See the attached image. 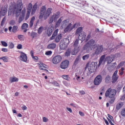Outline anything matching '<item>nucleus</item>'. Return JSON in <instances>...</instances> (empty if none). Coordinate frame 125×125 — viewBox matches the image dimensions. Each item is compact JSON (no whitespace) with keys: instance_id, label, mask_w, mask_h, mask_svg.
Instances as JSON below:
<instances>
[{"instance_id":"f257e3e1","label":"nucleus","mask_w":125,"mask_h":125,"mask_svg":"<svg viewBox=\"0 0 125 125\" xmlns=\"http://www.w3.org/2000/svg\"><path fill=\"white\" fill-rule=\"evenodd\" d=\"M23 8V2L21 0H18L17 4L14 5L12 8H9L8 12V16L12 15V13L16 15V17H19L20 13Z\"/></svg>"},{"instance_id":"f03ea898","label":"nucleus","mask_w":125,"mask_h":125,"mask_svg":"<svg viewBox=\"0 0 125 125\" xmlns=\"http://www.w3.org/2000/svg\"><path fill=\"white\" fill-rule=\"evenodd\" d=\"M52 11V8H48L46 10L45 6H42L40 9V15L39 17V19H42L44 17V20H46L49 16H50Z\"/></svg>"},{"instance_id":"7ed1b4c3","label":"nucleus","mask_w":125,"mask_h":125,"mask_svg":"<svg viewBox=\"0 0 125 125\" xmlns=\"http://www.w3.org/2000/svg\"><path fill=\"white\" fill-rule=\"evenodd\" d=\"M117 95V90L115 89H112L109 88L105 93V97L107 98H110L109 100V103L110 104H113L116 100V95Z\"/></svg>"},{"instance_id":"20e7f679","label":"nucleus","mask_w":125,"mask_h":125,"mask_svg":"<svg viewBox=\"0 0 125 125\" xmlns=\"http://www.w3.org/2000/svg\"><path fill=\"white\" fill-rule=\"evenodd\" d=\"M96 42L95 40L91 39L83 47V50L90 51L96 47Z\"/></svg>"},{"instance_id":"39448f33","label":"nucleus","mask_w":125,"mask_h":125,"mask_svg":"<svg viewBox=\"0 0 125 125\" xmlns=\"http://www.w3.org/2000/svg\"><path fill=\"white\" fill-rule=\"evenodd\" d=\"M60 16V12H57L55 14H54L53 15L51 16L48 20L49 24H52L53 23V21H56L58 18Z\"/></svg>"},{"instance_id":"423d86ee","label":"nucleus","mask_w":125,"mask_h":125,"mask_svg":"<svg viewBox=\"0 0 125 125\" xmlns=\"http://www.w3.org/2000/svg\"><path fill=\"white\" fill-rule=\"evenodd\" d=\"M102 76L101 75H98L94 80V84L95 85H99L102 83Z\"/></svg>"},{"instance_id":"0eeeda50","label":"nucleus","mask_w":125,"mask_h":125,"mask_svg":"<svg viewBox=\"0 0 125 125\" xmlns=\"http://www.w3.org/2000/svg\"><path fill=\"white\" fill-rule=\"evenodd\" d=\"M79 45V39H76L74 43V52L73 55H76L78 52L80 51V47H78Z\"/></svg>"},{"instance_id":"6e6552de","label":"nucleus","mask_w":125,"mask_h":125,"mask_svg":"<svg viewBox=\"0 0 125 125\" xmlns=\"http://www.w3.org/2000/svg\"><path fill=\"white\" fill-rule=\"evenodd\" d=\"M69 64H70V62L65 60L61 62L60 67L61 69L65 70V69H67V67H68Z\"/></svg>"},{"instance_id":"1a4fd4ad","label":"nucleus","mask_w":125,"mask_h":125,"mask_svg":"<svg viewBox=\"0 0 125 125\" xmlns=\"http://www.w3.org/2000/svg\"><path fill=\"white\" fill-rule=\"evenodd\" d=\"M62 61V57L60 55H57L53 58L52 62L53 64H58Z\"/></svg>"},{"instance_id":"9d476101","label":"nucleus","mask_w":125,"mask_h":125,"mask_svg":"<svg viewBox=\"0 0 125 125\" xmlns=\"http://www.w3.org/2000/svg\"><path fill=\"white\" fill-rule=\"evenodd\" d=\"M96 47H97V49L95 52V54H96V55H99V54L103 51V46L97 45Z\"/></svg>"},{"instance_id":"9b49d317","label":"nucleus","mask_w":125,"mask_h":125,"mask_svg":"<svg viewBox=\"0 0 125 125\" xmlns=\"http://www.w3.org/2000/svg\"><path fill=\"white\" fill-rule=\"evenodd\" d=\"M21 16L19 18V23H21L25 17V14H26V8H24L21 11Z\"/></svg>"},{"instance_id":"f8f14e48","label":"nucleus","mask_w":125,"mask_h":125,"mask_svg":"<svg viewBox=\"0 0 125 125\" xmlns=\"http://www.w3.org/2000/svg\"><path fill=\"white\" fill-rule=\"evenodd\" d=\"M118 79H119V75H118V70H117L114 72L112 77V83H115L118 81Z\"/></svg>"},{"instance_id":"ddd939ff","label":"nucleus","mask_w":125,"mask_h":125,"mask_svg":"<svg viewBox=\"0 0 125 125\" xmlns=\"http://www.w3.org/2000/svg\"><path fill=\"white\" fill-rule=\"evenodd\" d=\"M38 65L39 67L40 70H42L43 71H46V72H48V70L46 69H47V66L45 65V64L41 62L38 63Z\"/></svg>"},{"instance_id":"4468645a","label":"nucleus","mask_w":125,"mask_h":125,"mask_svg":"<svg viewBox=\"0 0 125 125\" xmlns=\"http://www.w3.org/2000/svg\"><path fill=\"white\" fill-rule=\"evenodd\" d=\"M20 59V60L22 61V62H27V60H28V57H27V55L23 53V52H21Z\"/></svg>"},{"instance_id":"2eb2a0df","label":"nucleus","mask_w":125,"mask_h":125,"mask_svg":"<svg viewBox=\"0 0 125 125\" xmlns=\"http://www.w3.org/2000/svg\"><path fill=\"white\" fill-rule=\"evenodd\" d=\"M54 31V27L52 25H50L47 30V34L48 37H50L52 35V32Z\"/></svg>"},{"instance_id":"dca6fc26","label":"nucleus","mask_w":125,"mask_h":125,"mask_svg":"<svg viewBox=\"0 0 125 125\" xmlns=\"http://www.w3.org/2000/svg\"><path fill=\"white\" fill-rule=\"evenodd\" d=\"M86 37V33L83 32L82 34H79L78 37L79 39L82 42H83L85 40V38Z\"/></svg>"},{"instance_id":"f3484780","label":"nucleus","mask_w":125,"mask_h":125,"mask_svg":"<svg viewBox=\"0 0 125 125\" xmlns=\"http://www.w3.org/2000/svg\"><path fill=\"white\" fill-rule=\"evenodd\" d=\"M72 30H73V28H72V23H70L65 27L64 32V33H67L68 32H70Z\"/></svg>"},{"instance_id":"a211bd4d","label":"nucleus","mask_w":125,"mask_h":125,"mask_svg":"<svg viewBox=\"0 0 125 125\" xmlns=\"http://www.w3.org/2000/svg\"><path fill=\"white\" fill-rule=\"evenodd\" d=\"M28 28H29V24H28V23H23V24L21 26L22 30H24V33H26V32L28 31V30L27 29H28Z\"/></svg>"},{"instance_id":"6ab92c4d","label":"nucleus","mask_w":125,"mask_h":125,"mask_svg":"<svg viewBox=\"0 0 125 125\" xmlns=\"http://www.w3.org/2000/svg\"><path fill=\"white\" fill-rule=\"evenodd\" d=\"M114 60V58L111 57L110 56H107L105 59V62H107V64H110V63H112Z\"/></svg>"},{"instance_id":"aec40b11","label":"nucleus","mask_w":125,"mask_h":125,"mask_svg":"<svg viewBox=\"0 0 125 125\" xmlns=\"http://www.w3.org/2000/svg\"><path fill=\"white\" fill-rule=\"evenodd\" d=\"M69 21L68 20H64L62 22L61 28H62V29H63V28H65V27L69 25Z\"/></svg>"},{"instance_id":"412c9836","label":"nucleus","mask_w":125,"mask_h":125,"mask_svg":"<svg viewBox=\"0 0 125 125\" xmlns=\"http://www.w3.org/2000/svg\"><path fill=\"white\" fill-rule=\"evenodd\" d=\"M59 31V30L57 29L54 32L52 37L50 39V41H52V40H54V39H55V37L58 35Z\"/></svg>"},{"instance_id":"4be33fe9","label":"nucleus","mask_w":125,"mask_h":125,"mask_svg":"<svg viewBox=\"0 0 125 125\" xmlns=\"http://www.w3.org/2000/svg\"><path fill=\"white\" fill-rule=\"evenodd\" d=\"M37 9H38V4L36 3L32 8V15H34L35 13H36V11H37Z\"/></svg>"},{"instance_id":"5701e85b","label":"nucleus","mask_w":125,"mask_h":125,"mask_svg":"<svg viewBox=\"0 0 125 125\" xmlns=\"http://www.w3.org/2000/svg\"><path fill=\"white\" fill-rule=\"evenodd\" d=\"M82 32H83V27H79L76 31L75 35H76V36H78V35L80 36V34L83 33Z\"/></svg>"},{"instance_id":"b1692460","label":"nucleus","mask_w":125,"mask_h":125,"mask_svg":"<svg viewBox=\"0 0 125 125\" xmlns=\"http://www.w3.org/2000/svg\"><path fill=\"white\" fill-rule=\"evenodd\" d=\"M56 48V44L54 43H50L47 46V48L48 49H54Z\"/></svg>"},{"instance_id":"393cba45","label":"nucleus","mask_w":125,"mask_h":125,"mask_svg":"<svg viewBox=\"0 0 125 125\" xmlns=\"http://www.w3.org/2000/svg\"><path fill=\"white\" fill-rule=\"evenodd\" d=\"M124 106V103L123 102H119L118 103L116 107V109H117L118 110H120L121 109L122 107Z\"/></svg>"},{"instance_id":"a878e982","label":"nucleus","mask_w":125,"mask_h":125,"mask_svg":"<svg viewBox=\"0 0 125 125\" xmlns=\"http://www.w3.org/2000/svg\"><path fill=\"white\" fill-rule=\"evenodd\" d=\"M62 39V34H59L56 38L55 40V42H60V40Z\"/></svg>"},{"instance_id":"bb28decb","label":"nucleus","mask_w":125,"mask_h":125,"mask_svg":"<svg viewBox=\"0 0 125 125\" xmlns=\"http://www.w3.org/2000/svg\"><path fill=\"white\" fill-rule=\"evenodd\" d=\"M35 19H36V18L35 17H33L29 22V27L30 28H32L33 26H34V22L35 21Z\"/></svg>"},{"instance_id":"cd10ccee","label":"nucleus","mask_w":125,"mask_h":125,"mask_svg":"<svg viewBox=\"0 0 125 125\" xmlns=\"http://www.w3.org/2000/svg\"><path fill=\"white\" fill-rule=\"evenodd\" d=\"M0 13L2 16H4L7 13V8H5L4 9H2L1 8V10H0Z\"/></svg>"},{"instance_id":"c85d7f7f","label":"nucleus","mask_w":125,"mask_h":125,"mask_svg":"<svg viewBox=\"0 0 125 125\" xmlns=\"http://www.w3.org/2000/svg\"><path fill=\"white\" fill-rule=\"evenodd\" d=\"M105 55H103L101 57L99 62V66H100L101 64H102V62H103V61H104V59H105Z\"/></svg>"},{"instance_id":"c756f323","label":"nucleus","mask_w":125,"mask_h":125,"mask_svg":"<svg viewBox=\"0 0 125 125\" xmlns=\"http://www.w3.org/2000/svg\"><path fill=\"white\" fill-rule=\"evenodd\" d=\"M62 18H63L62 17L61 18H60L58 21H57V22L56 23V27H59V26H60V25L61 24V23L62 22Z\"/></svg>"},{"instance_id":"7c9ffc66","label":"nucleus","mask_w":125,"mask_h":125,"mask_svg":"<svg viewBox=\"0 0 125 125\" xmlns=\"http://www.w3.org/2000/svg\"><path fill=\"white\" fill-rule=\"evenodd\" d=\"M111 82V77L110 76L107 75L105 79V83H110V82Z\"/></svg>"},{"instance_id":"2f4dec72","label":"nucleus","mask_w":125,"mask_h":125,"mask_svg":"<svg viewBox=\"0 0 125 125\" xmlns=\"http://www.w3.org/2000/svg\"><path fill=\"white\" fill-rule=\"evenodd\" d=\"M32 8H33V4L30 3L27 6V11L28 12H31L32 11Z\"/></svg>"},{"instance_id":"473e14b6","label":"nucleus","mask_w":125,"mask_h":125,"mask_svg":"<svg viewBox=\"0 0 125 125\" xmlns=\"http://www.w3.org/2000/svg\"><path fill=\"white\" fill-rule=\"evenodd\" d=\"M18 78L15 77H11L10 80V83H14V82H18Z\"/></svg>"},{"instance_id":"72a5a7b5","label":"nucleus","mask_w":125,"mask_h":125,"mask_svg":"<svg viewBox=\"0 0 125 125\" xmlns=\"http://www.w3.org/2000/svg\"><path fill=\"white\" fill-rule=\"evenodd\" d=\"M18 26L14 25L12 28L13 33H17L18 32Z\"/></svg>"},{"instance_id":"f704fd0d","label":"nucleus","mask_w":125,"mask_h":125,"mask_svg":"<svg viewBox=\"0 0 125 125\" xmlns=\"http://www.w3.org/2000/svg\"><path fill=\"white\" fill-rule=\"evenodd\" d=\"M0 60H3V62H8V57L7 56L0 57Z\"/></svg>"},{"instance_id":"c9c22d12","label":"nucleus","mask_w":125,"mask_h":125,"mask_svg":"<svg viewBox=\"0 0 125 125\" xmlns=\"http://www.w3.org/2000/svg\"><path fill=\"white\" fill-rule=\"evenodd\" d=\"M89 57H90V55L88 54L83 56L82 59H83V60L85 61V60H87L89 58Z\"/></svg>"},{"instance_id":"e433bc0d","label":"nucleus","mask_w":125,"mask_h":125,"mask_svg":"<svg viewBox=\"0 0 125 125\" xmlns=\"http://www.w3.org/2000/svg\"><path fill=\"white\" fill-rule=\"evenodd\" d=\"M125 62H121L117 66L116 69L118 70L121 67H123L124 65H125Z\"/></svg>"},{"instance_id":"4c0bfd02","label":"nucleus","mask_w":125,"mask_h":125,"mask_svg":"<svg viewBox=\"0 0 125 125\" xmlns=\"http://www.w3.org/2000/svg\"><path fill=\"white\" fill-rule=\"evenodd\" d=\"M77 77L76 78L77 81H78L79 83H81V82H83V79H84L83 77L81 78V77L79 76H76Z\"/></svg>"},{"instance_id":"58836bf2","label":"nucleus","mask_w":125,"mask_h":125,"mask_svg":"<svg viewBox=\"0 0 125 125\" xmlns=\"http://www.w3.org/2000/svg\"><path fill=\"white\" fill-rule=\"evenodd\" d=\"M43 26H41L38 30V33L39 34H41L42 33V31H43Z\"/></svg>"},{"instance_id":"ea45409f","label":"nucleus","mask_w":125,"mask_h":125,"mask_svg":"<svg viewBox=\"0 0 125 125\" xmlns=\"http://www.w3.org/2000/svg\"><path fill=\"white\" fill-rule=\"evenodd\" d=\"M62 78L64 80H66L67 81H70V77L68 75H62Z\"/></svg>"},{"instance_id":"a19ab883","label":"nucleus","mask_w":125,"mask_h":125,"mask_svg":"<svg viewBox=\"0 0 125 125\" xmlns=\"http://www.w3.org/2000/svg\"><path fill=\"white\" fill-rule=\"evenodd\" d=\"M52 84H53L55 86H58L60 87V84L57 82V81H54L52 82Z\"/></svg>"},{"instance_id":"79ce46f5","label":"nucleus","mask_w":125,"mask_h":125,"mask_svg":"<svg viewBox=\"0 0 125 125\" xmlns=\"http://www.w3.org/2000/svg\"><path fill=\"white\" fill-rule=\"evenodd\" d=\"M18 38L20 41H24V37L22 35H19L18 36Z\"/></svg>"},{"instance_id":"37998d69","label":"nucleus","mask_w":125,"mask_h":125,"mask_svg":"<svg viewBox=\"0 0 125 125\" xmlns=\"http://www.w3.org/2000/svg\"><path fill=\"white\" fill-rule=\"evenodd\" d=\"M6 20V17H4L3 19L2 20V21L1 22V26L3 27V25H4V23H5V21Z\"/></svg>"},{"instance_id":"c03bdc74","label":"nucleus","mask_w":125,"mask_h":125,"mask_svg":"<svg viewBox=\"0 0 125 125\" xmlns=\"http://www.w3.org/2000/svg\"><path fill=\"white\" fill-rule=\"evenodd\" d=\"M121 115L122 117H125V108H123L121 111Z\"/></svg>"},{"instance_id":"a18cd8bd","label":"nucleus","mask_w":125,"mask_h":125,"mask_svg":"<svg viewBox=\"0 0 125 125\" xmlns=\"http://www.w3.org/2000/svg\"><path fill=\"white\" fill-rule=\"evenodd\" d=\"M79 61H80V58L79 57H78L76 59L74 62V65H78V63H79Z\"/></svg>"},{"instance_id":"49530a36","label":"nucleus","mask_w":125,"mask_h":125,"mask_svg":"<svg viewBox=\"0 0 125 125\" xmlns=\"http://www.w3.org/2000/svg\"><path fill=\"white\" fill-rule=\"evenodd\" d=\"M31 13L30 12H27L25 18V20H28L29 19V17H30V14Z\"/></svg>"},{"instance_id":"de8ad7c7","label":"nucleus","mask_w":125,"mask_h":125,"mask_svg":"<svg viewBox=\"0 0 125 125\" xmlns=\"http://www.w3.org/2000/svg\"><path fill=\"white\" fill-rule=\"evenodd\" d=\"M9 48L10 49H12V48H14V44L12 43V42H10L9 45Z\"/></svg>"},{"instance_id":"09e8293b","label":"nucleus","mask_w":125,"mask_h":125,"mask_svg":"<svg viewBox=\"0 0 125 125\" xmlns=\"http://www.w3.org/2000/svg\"><path fill=\"white\" fill-rule=\"evenodd\" d=\"M124 71H125V68L122 67L120 71H119V75H121V76L124 75Z\"/></svg>"},{"instance_id":"8fccbe9b","label":"nucleus","mask_w":125,"mask_h":125,"mask_svg":"<svg viewBox=\"0 0 125 125\" xmlns=\"http://www.w3.org/2000/svg\"><path fill=\"white\" fill-rule=\"evenodd\" d=\"M116 67H117V63L114 62L111 66V69H112V70H114V69H115Z\"/></svg>"},{"instance_id":"3c124183","label":"nucleus","mask_w":125,"mask_h":125,"mask_svg":"<svg viewBox=\"0 0 125 125\" xmlns=\"http://www.w3.org/2000/svg\"><path fill=\"white\" fill-rule=\"evenodd\" d=\"M1 43L2 45H3V46H4L5 47H6V46H7L8 45L7 43H6V42L4 41H1Z\"/></svg>"},{"instance_id":"603ef678","label":"nucleus","mask_w":125,"mask_h":125,"mask_svg":"<svg viewBox=\"0 0 125 125\" xmlns=\"http://www.w3.org/2000/svg\"><path fill=\"white\" fill-rule=\"evenodd\" d=\"M80 24L79 23H75L74 24V25L72 26H71V28L73 30V29H75V28H76V27H77V26H80Z\"/></svg>"},{"instance_id":"864d4df0","label":"nucleus","mask_w":125,"mask_h":125,"mask_svg":"<svg viewBox=\"0 0 125 125\" xmlns=\"http://www.w3.org/2000/svg\"><path fill=\"white\" fill-rule=\"evenodd\" d=\"M37 33L35 32H32L31 34V36L32 37V38H33V39H34V38H37Z\"/></svg>"},{"instance_id":"5fc2aeb1","label":"nucleus","mask_w":125,"mask_h":125,"mask_svg":"<svg viewBox=\"0 0 125 125\" xmlns=\"http://www.w3.org/2000/svg\"><path fill=\"white\" fill-rule=\"evenodd\" d=\"M45 55H51V54H52V51H46L45 53Z\"/></svg>"},{"instance_id":"6e6d98bb","label":"nucleus","mask_w":125,"mask_h":125,"mask_svg":"<svg viewBox=\"0 0 125 125\" xmlns=\"http://www.w3.org/2000/svg\"><path fill=\"white\" fill-rule=\"evenodd\" d=\"M42 120L44 123H46V122H48V119L46 118V117H43Z\"/></svg>"},{"instance_id":"4d7b16f0","label":"nucleus","mask_w":125,"mask_h":125,"mask_svg":"<svg viewBox=\"0 0 125 125\" xmlns=\"http://www.w3.org/2000/svg\"><path fill=\"white\" fill-rule=\"evenodd\" d=\"M17 48H18V49H22V44H19L17 46Z\"/></svg>"},{"instance_id":"13d9d810","label":"nucleus","mask_w":125,"mask_h":125,"mask_svg":"<svg viewBox=\"0 0 125 125\" xmlns=\"http://www.w3.org/2000/svg\"><path fill=\"white\" fill-rule=\"evenodd\" d=\"M1 50L3 51V52H7V51H8V49H7L6 48H2Z\"/></svg>"},{"instance_id":"bf43d9fd","label":"nucleus","mask_w":125,"mask_h":125,"mask_svg":"<svg viewBox=\"0 0 125 125\" xmlns=\"http://www.w3.org/2000/svg\"><path fill=\"white\" fill-rule=\"evenodd\" d=\"M16 22L14 20H12L10 21V25H15Z\"/></svg>"},{"instance_id":"052dcab7","label":"nucleus","mask_w":125,"mask_h":125,"mask_svg":"<svg viewBox=\"0 0 125 125\" xmlns=\"http://www.w3.org/2000/svg\"><path fill=\"white\" fill-rule=\"evenodd\" d=\"M91 36L90 35V34H89L87 35V37L86 39V42H87V41H88V40H89L91 38Z\"/></svg>"},{"instance_id":"680f3d73","label":"nucleus","mask_w":125,"mask_h":125,"mask_svg":"<svg viewBox=\"0 0 125 125\" xmlns=\"http://www.w3.org/2000/svg\"><path fill=\"white\" fill-rule=\"evenodd\" d=\"M34 53H35V52H34V51L31 50V51H30V54H31V57L33 58V57H34Z\"/></svg>"},{"instance_id":"e2e57ef3","label":"nucleus","mask_w":125,"mask_h":125,"mask_svg":"<svg viewBox=\"0 0 125 125\" xmlns=\"http://www.w3.org/2000/svg\"><path fill=\"white\" fill-rule=\"evenodd\" d=\"M66 109L67 111H68L70 113H73V111L72 110V109H71V108L67 107Z\"/></svg>"},{"instance_id":"0e129e2a","label":"nucleus","mask_w":125,"mask_h":125,"mask_svg":"<svg viewBox=\"0 0 125 125\" xmlns=\"http://www.w3.org/2000/svg\"><path fill=\"white\" fill-rule=\"evenodd\" d=\"M121 100L122 101H125V96L124 95V96H122L121 97Z\"/></svg>"},{"instance_id":"69168bd1","label":"nucleus","mask_w":125,"mask_h":125,"mask_svg":"<svg viewBox=\"0 0 125 125\" xmlns=\"http://www.w3.org/2000/svg\"><path fill=\"white\" fill-rule=\"evenodd\" d=\"M79 114L80 115V116H82V117L84 116V113H83V112L82 111H79Z\"/></svg>"},{"instance_id":"338daca9","label":"nucleus","mask_w":125,"mask_h":125,"mask_svg":"<svg viewBox=\"0 0 125 125\" xmlns=\"http://www.w3.org/2000/svg\"><path fill=\"white\" fill-rule=\"evenodd\" d=\"M65 56H70V52L69 51L66 52Z\"/></svg>"},{"instance_id":"774afa93","label":"nucleus","mask_w":125,"mask_h":125,"mask_svg":"<svg viewBox=\"0 0 125 125\" xmlns=\"http://www.w3.org/2000/svg\"><path fill=\"white\" fill-rule=\"evenodd\" d=\"M21 108L23 110H27V106H26L25 105L22 106Z\"/></svg>"}]
</instances>
